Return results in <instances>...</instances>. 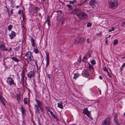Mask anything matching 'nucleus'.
Masks as SVG:
<instances>
[{
    "label": "nucleus",
    "mask_w": 125,
    "mask_h": 125,
    "mask_svg": "<svg viewBox=\"0 0 125 125\" xmlns=\"http://www.w3.org/2000/svg\"><path fill=\"white\" fill-rule=\"evenodd\" d=\"M118 3L117 0H109L108 2V7L109 8L113 9L118 5Z\"/></svg>",
    "instance_id": "1"
},
{
    "label": "nucleus",
    "mask_w": 125,
    "mask_h": 125,
    "mask_svg": "<svg viewBox=\"0 0 125 125\" xmlns=\"http://www.w3.org/2000/svg\"><path fill=\"white\" fill-rule=\"evenodd\" d=\"M80 20H85L88 17L87 15L84 11H81L77 16Z\"/></svg>",
    "instance_id": "2"
},
{
    "label": "nucleus",
    "mask_w": 125,
    "mask_h": 125,
    "mask_svg": "<svg viewBox=\"0 0 125 125\" xmlns=\"http://www.w3.org/2000/svg\"><path fill=\"white\" fill-rule=\"evenodd\" d=\"M111 118L110 117H108L102 121V125H110L111 123Z\"/></svg>",
    "instance_id": "3"
},
{
    "label": "nucleus",
    "mask_w": 125,
    "mask_h": 125,
    "mask_svg": "<svg viewBox=\"0 0 125 125\" xmlns=\"http://www.w3.org/2000/svg\"><path fill=\"white\" fill-rule=\"evenodd\" d=\"M24 56H26L30 62L33 61L34 60L31 52L30 51L27 52Z\"/></svg>",
    "instance_id": "4"
},
{
    "label": "nucleus",
    "mask_w": 125,
    "mask_h": 125,
    "mask_svg": "<svg viewBox=\"0 0 125 125\" xmlns=\"http://www.w3.org/2000/svg\"><path fill=\"white\" fill-rule=\"evenodd\" d=\"M7 82L10 85H15L16 84L14 82V80L10 77L7 78Z\"/></svg>",
    "instance_id": "5"
},
{
    "label": "nucleus",
    "mask_w": 125,
    "mask_h": 125,
    "mask_svg": "<svg viewBox=\"0 0 125 125\" xmlns=\"http://www.w3.org/2000/svg\"><path fill=\"white\" fill-rule=\"evenodd\" d=\"M35 73L34 71H31L27 74V75L29 78L31 79L35 76Z\"/></svg>",
    "instance_id": "6"
},
{
    "label": "nucleus",
    "mask_w": 125,
    "mask_h": 125,
    "mask_svg": "<svg viewBox=\"0 0 125 125\" xmlns=\"http://www.w3.org/2000/svg\"><path fill=\"white\" fill-rule=\"evenodd\" d=\"M84 41V40H83V39L81 37L78 38L75 40V42L74 43L77 44L79 43H81Z\"/></svg>",
    "instance_id": "7"
},
{
    "label": "nucleus",
    "mask_w": 125,
    "mask_h": 125,
    "mask_svg": "<svg viewBox=\"0 0 125 125\" xmlns=\"http://www.w3.org/2000/svg\"><path fill=\"white\" fill-rule=\"evenodd\" d=\"M83 113L84 114L87 115L88 117H91L90 115L91 114L90 112L88 111L87 108H86L83 109Z\"/></svg>",
    "instance_id": "8"
},
{
    "label": "nucleus",
    "mask_w": 125,
    "mask_h": 125,
    "mask_svg": "<svg viewBox=\"0 0 125 125\" xmlns=\"http://www.w3.org/2000/svg\"><path fill=\"white\" fill-rule=\"evenodd\" d=\"M117 116V114H116L114 116V121L115 124H116V125H120V123H119L118 121Z\"/></svg>",
    "instance_id": "9"
},
{
    "label": "nucleus",
    "mask_w": 125,
    "mask_h": 125,
    "mask_svg": "<svg viewBox=\"0 0 125 125\" xmlns=\"http://www.w3.org/2000/svg\"><path fill=\"white\" fill-rule=\"evenodd\" d=\"M9 36L10 37V39L12 40L16 37V34L15 32L13 31H12L10 34H9Z\"/></svg>",
    "instance_id": "10"
},
{
    "label": "nucleus",
    "mask_w": 125,
    "mask_h": 125,
    "mask_svg": "<svg viewBox=\"0 0 125 125\" xmlns=\"http://www.w3.org/2000/svg\"><path fill=\"white\" fill-rule=\"evenodd\" d=\"M0 48L3 51H8V49L5 48V45L4 44H2L0 46Z\"/></svg>",
    "instance_id": "11"
},
{
    "label": "nucleus",
    "mask_w": 125,
    "mask_h": 125,
    "mask_svg": "<svg viewBox=\"0 0 125 125\" xmlns=\"http://www.w3.org/2000/svg\"><path fill=\"white\" fill-rule=\"evenodd\" d=\"M40 10V9L38 7H34L33 9V11L34 13L37 14L39 10Z\"/></svg>",
    "instance_id": "12"
},
{
    "label": "nucleus",
    "mask_w": 125,
    "mask_h": 125,
    "mask_svg": "<svg viewBox=\"0 0 125 125\" xmlns=\"http://www.w3.org/2000/svg\"><path fill=\"white\" fill-rule=\"evenodd\" d=\"M20 109L21 110L22 114V115H24L26 114V110L23 107L21 106L20 108Z\"/></svg>",
    "instance_id": "13"
},
{
    "label": "nucleus",
    "mask_w": 125,
    "mask_h": 125,
    "mask_svg": "<svg viewBox=\"0 0 125 125\" xmlns=\"http://www.w3.org/2000/svg\"><path fill=\"white\" fill-rule=\"evenodd\" d=\"M76 13L77 16L79 14L80 12L82 11L81 9L80 8H75Z\"/></svg>",
    "instance_id": "14"
},
{
    "label": "nucleus",
    "mask_w": 125,
    "mask_h": 125,
    "mask_svg": "<svg viewBox=\"0 0 125 125\" xmlns=\"http://www.w3.org/2000/svg\"><path fill=\"white\" fill-rule=\"evenodd\" d=\"M89 5L92 6L96 3L95 0H91L89 2Z\"/></svg>",
    "instance_id": "15"
},
{
    "label": "nucleus",
    "mask_w": 125,
    "mask_h": 125,
    "mask_svg": "<svg viewBox=\"0 0 125 125\" xmlns=\"http://www.w3.org/2000/svg\"><path fill=\"white\" fill-rule=\"evenodd\" d=\"M36 101L37 103L38 107H40V106H41L42 105V102L38 99H36Z\"/></svg>",
    "instance_id": "16"
},
{
    "label": "nucleus",
    "mask_w": 125,
    "mask_h": 125,
    "mask_svg": "<svg viewBox=\"0 0 125 125\" xmlns=\"http://www.w3.org/2000/svg\"><path fill=\"white\" fill-rule=\"evenodd\" d=\"M31 42L32 43V46L35 47V43H34V40L33 39L32 37H31Z\"/></svg>",
    "instance_id": "17"
},
{
    "label": "nucleus",
    "mask_w": 125,
    "mask_h": 125,
    "mask_svg": "<svg viewBox=\"0 0 125 125\" xmlns=\"http://www.w3.org/2000/svg\"><path fill=\"white\" fill-rule=\"evenodd\" d=\"M35 106V110L36 113L37 112L38 114L39 113V109L38 108L37 106L35 104L34 105Z\"/></svg>",
    "instance_id": "18"
},
{
    "label": "nucleus",
    "mask_w": 125,
    "mask_h": 125,
    "mask_svg": "<svg viewBox=\"0 0 125 125\" xmlns=\"http://www.w3.org/2000/svg\"><path fill=\"white\" fill-rule=\"evenodd\" d=\"M12 59L13 61H15L16 62H19L21 61L20 60H19L16 57H11V58Z\"/></svg>",
    "instance_id": "19"
},
{
    "label": "nucleus",
    "mask_w": 125,
    "mask_h": 125,
    "mask_svg": "<svg viewBox=\"0 0 125 125\" xmlns=\"http://www.w3.org/2000/svg\"><path fill=\"white\" fill-rule=\"evenodd\" d=\"M58 107L62 109H63V106L62 104V103H58Z\"/></svg>",
    "instance_id": "20"
},
{
    "label": "nucleus",
    "mask_w": 125,
    "mask_h": 125,
    "mask_svg": "<svg viewBox=\"0 0 125 125\" xmlns=\"http://www.w3.org/2000/svg\"><path fill=\"white\" fill-rule=\"evenodd\" d=\"M74 76L73 77L75 79H76L79 76V74L78 73H74Z\"/></svg>",
    "instance_id": "21"
},
{
    "label": "nucleus",
    "mask_w": 125,
    "mask_h": 125,
    "mask_svg": "<svg viewBox=\"0 0 125 125\" xmlns=\"http://www.w3.org/2000/svg\"><path fill=\"white\" fill-rule=\"evenodd\" d=\"M3 98L0 95V100L3 105H4V103L3 101Z\"/></svg>",
    "instance_id": "22"
},
{
    "label": "nucleus",
    "mask_w": 125,
    "mask_h": 125,
    "mask_svg": "<svg viewBox=\"0 0 125 125\" xmlns=\"http://www.w3.org/2000/svg\"><path fill=\"white\" fill-rule=\"evenodd\" d=\"M46 61H49V54L48 53H46Z\"/></svg>",
    "instance_id": "23"
},
{
    "label": "nucleus",
    "mask_w": 125,
    "mask_h": 125,
    "mask_svg": "<svg viewBox=\"0 0 125 125\" xmlns=\"http://www.w3.org/2000/svg\"><path fill=\"white\" fill-rule=\"evenodd\" d=\"M118 43V41L117 40H115L114 41L113 44L114 45H116Z\"/></svg>",
    "instance_id": "24"
},
{
    "label": "nucleus",
    "mask_w": 125,
    "mask_h": 125,
    "mask_svg": "<svg viewBox=\"0 0 125 125\" xmlns=\"http://www.w3.org/2000/svg\"><path fill=\"white\" fill-rule=\"evenodd\" d=\"M88 59L87 56H86L83 57L82 61L84 62H85Z\"/></svg>",
    "instance_id": "25"
},
{
    "label": "nucleus",
    "mask_w": 125,
    "mask_h": 125,
    "mask_svg": "<svg viewBox=\"0 0 125 125\" xmlns=\"http://www.w3.org/2000/svg\"><path fill=\"white\" fill-rule=\"evenodd\" d=\"M77 1L76 0H73L72 1H70L69 2V4H73L74 3L76 2Z\"/></svg>",
    "instance_id": "26"
},
{
    "label": "nucleus",
    "mask_w": 125,
    "mask_h": 125,
    "mask_svg": "<svg viewBox=\"0 0 125 125\" xmlns=\"http://www.w3.org/2000/svg\"><path fill=\"white\" fill-rule=\"evenodd\" d=\"M24 102L25 104H28V99L27 98H25L24 99Z\"/></svg>",
    "instance_id": "27"
},
{
    "label": "nucleus",
    "mask_w": 125,
    "mask_h": 125,
    "mask_svg": "<svg viewBox=\"0 0 125 125\" xmlns=\"http://www.w3.org/2000/svg\"><path fill=\"white\" fill-rule=\"evenodd\" d=\"M66 6L68 7V8L71 10L72 9L73 7L70 4H67Z\"/></svg>",
    "instance_id": "28"
},
{
    "label": "nucleus",
    "mask_w": 125,
    "mask_h": 125,
    "mask_svg": "<svg viewBox=\"0 0 125 125\" xmlns=\"http://www.w3.org/2000/svg\"><path fill=\"white\" fill-rule=\"evenodd\" d=\"M12 25H10L8 26V29L9 30L11 31V30Z\"/></svg>",
    "instance_id": "29"
},
{
    "label": "nucleus",
    "mask_w": 125,
    "mask_h": 125,
    "mask_svg": "<svg viewBox=\"0 0 125 125\" xmlns=\"http://www.w3.org/2000/svg\"><path fill=\"white\" fill-rule=\"evenodd\" d=\"M89 66L88 67L89 68L90 70H93L94 68L90 64H89Z\"/></svg>",
    "instance_id": "30"
},
{
    "label": "nucleus",
    "mask_w": 125,
    "mask_h": 125,
    "mask_svg": "<svg viewBox=\"0 0 125 125\" xmlns=\"http://www.w3.org/2000/svg\"><path fill=\"white\" fill-rule=\"evenodd\" d=\"M71 13L74 15L76 14L75 8L71 11Z\"/></svg>",
    "instance_id": "31"
},
{
    "label": "nucleus",
    "mask_w": 125,
    "mask_h": 125,
    "mask_svg": "<svg viewBox=\"0 0 125 125\" xmlns=\"http://www.w3.org/2000/svg\"><path fill=\"white\" fill-rule=\"evenodd\" d=\"M91 62L92 65H94L96 64L95 61L94 60H92L91 61Z\"/></svg>",
    "instance_id": "32"
},
{
    "label": "nucleus",
    "mask_w": 125,
    "mask_h": 125,
    "mask_svg": "<svg viewBox=\"0 0 125 125\" xmlns=\"http://www.w3.org/2000/svg\"><path fill=\"white\" fill-rule=\"evenodd\" d=\"M84 74L86 76H89V74L88 72L86 71H85L84 72Z\"/></svg>",
    "instance_id": "33"
},
{
    "label": "nucleus",
    "mask_w": 125,
    "mask_h": 125,
    "mask_svg": "<svg viewBox=\"0 0 125 125\" xmlns=\"http://www.w3.org/2000/svg\"><path fill=\"white\" fill-rule=\"evenodd\" d=\"M34 52L36 54L38 53L39 52V51L37 49H34Z\"/></svg>",
    "instance_id": "34"
},
{
    "label": "nucleus",
    "mask_w": 125,
    "mask_h": 125,
    "mask_svg": "<svg viewBox=\"0 0 125 125\" xmlns=\"http://www.w3.org/2000/svg\"><path fill=\"white\" fill-rule=\"evenodd\" d=\"M50 16H48L47 17V19L46 20L45 22H46L47 21H50V20L49 19V18L50 17Z\"/></svg>",
    "instance_id": "35"
},
{
    "label": "nucleus",
    "mask_w": 125,
    "mask_h": 125,
    "mask_svg": "<svg viewBox=\"0 0 125 125\" xmlns=\"http://www.w3.org/2000/svg\"><path fill=\"white\" fill-rule=\"evenodd\" d=\"M20 46H18V47H16L14 49V51H17L18 50L20 49Z\"/></svg>",
    "instance_id": "36"
},
{
    "label": "nucleus",
    "mask_w": 125,
    "mask_h": 125,
    "mask_svg": "<svg viewBox=\"0 0 125 125\" xmlns=\"http://www.w3.org/2000/svg\"><path fill=\"white\" fill-rule=\"evenodd\" d=\"M115 30V29L113 27H112L111 29L109 30V32H110L112 31H113Z\"/></svg>",
    "instance_id": "37"
},
{
    "label": "nucleus",
    "mask_w": 125,
    "mask_h": 125,
    "mask_svg": "<svg viewBox=\"0 0 125 125\" xmlns=\"http://www.w3.org/2000/svg\"><path fill=\"white\" fill-rule=\"evenodd\" d=\"M52 117L54 119H55L57 121L58 120V118L54 114L52 116Z\"/></svg>",
    "instance_id": "38"
},
{
    "label": "nucleus",
    "mask_w": 125,
    "mask_h": 125,
    "mask_svg": "<svg viewBox=\"0 0 125 125\" xmlns=\"http://www.w3.org/2000/svg\"><path fill=\"white\" fill-rule=\"evenodd\" d=\"M21 75L22 77V81H23L24 80V77L25 76V75H22V73L21 74Z\"/></svg>",
    "instance_id": "39"
},
{
    "label": "nucleus",
    "mask_w": 125,
    "mask_h": 125,
    "mask_svg": "<svg viewBox=\"0 0 125 125\" xmlns=\"http://www.w3.org/2000/svg\"><path fill=\"white\" fill-rule=\"evenodd\" d=\"M45 109L47 111L49 112V111H50V110L49 107H45Z\"/></svg>",
    "instance_id": "40"
},
{
    "label": "nucleus",
    "mask_w": 125,
    "mask_h": 125,
    "mask_svg": "<svg viewBox=\"0 0 125 125\" xmlns=\"http://www.w3.org/2000/svg\"><path fill=\"white\" fill-rule=\"evenodd\" d=\"M104 70L105 71H106L107 72H108L107 68L105 67H104L103 68Z\"/></svg>",
    "instance_id": "41"
},
{
    "label": "nucleus",
    "mask_w": 125,
    "mask_h": 125,
    "mask_svg": "<svg viewBox=\"0 0 125 125\" xmlns=\"http://www.w3.org/2000/svg\"><path fill=\"white\" fill-rule=\"evenodd\" d=\"M92 25V24L91 22H89L87 23V27H88L91 26Z\"/></svg>",
    "instance_id": "42"
},
{
    "label": "nucleus",
    "mask_w": 125,
    "mask_h": 125,
    "mask_svg": "<svg viewBox=\"0 0 125 125\" xmlns=\"http://www.w3.org/2000/svg\"><path fill=\"white\" fill-rule=\"evenodd\" d=\"M107 74H108V76L110 77V78H112V76L111 75V74H110L109 73V72L108 71V72H107Z\"/></svg>",
    "instance_id": "43"
},
{
    "label": "nucleus",
    "mask_w": 125,
    "mask_h": 125,
    "mask_svg": "<svg viewBox=\"0 0 125 125\" xmlns=\"http://www.w3.org/2000/svg\"><path fill=\"white\" fill-rule=\"evenodd\" d=\"M47 22H48L47 24H48V26L49 28L50 26V21H47Z\"/></svg>",
    "instance_id": "44"
},
{
    "label": "nucleus",
    "mask_w": 125,
    "mask_h": 125,
    "mask_svg": "<svg viewBox=\"0 0 125 125\" xmlns=\"http://www.w3.org/2000/svg\"><path fill=\"white\" fill-rule=\"evenodd\" d=\"M40 108V110L42 112H43L44 111V110L41 107V106H40V107H39Z\"/></svg>",
    "instance_id": "45"
},
{
    "label": "nucleus",
    "mask_w": 125,
    "mask_h": 125,
    "mask_svg": "<svg viewBox=\"0 0 125 125\" xmlns=\"http://www.w3.org/2000/svg\"><path fill=\"white\" fill-rule=\"evenodd\" d=\"M125 66V62L123 64V65H122V66H121V68L122 67V68H123Z\"/></svg>",
    "instance_id": "46"
},
{
    "label": "nucleus",
    "mask_w": 125,
    "mask_h": 125,
    "mask_svg": "<svg viewBox=\"0 0 125 125\" xmlns=\"http://www.w3.org/2000/svg\"><path fill=\"white\" fill-rule=\"evenodd\" d=\"M49 112L50 113V114L52 116L54 114H53V112H52L51 111H49Z\"/></svg>",
    "instance_id": "47"
},
{
    "label": "nucleus",
    "mask_w": 125,
    "mask_h": 125,
    "mask_svg": "<svg viewBox=\"0 0 125 125\" xmlns=\"http://www.w3.org/2000/svg\"><path fill=\"white\" fill-rule=\"evenodd\" d=\"M20 97L19 96H18L17 98V100H18V102H19V101L20 100Z\"/></svg>",
    "instance_id": "48"
},
{
    "label": "nucleus",
    "mask_w": 125,
    "mask_h": 125,
    "mask_svg": "<svg viewBox=\"0 0 125 125\" xmlns=\"http://www.w3.org/2000/svg\"><path fill=\"white\" fill-rule=\"evenodd\" d=\"M21 10H19V11L18 13V14H21Z\"/></svg>",
    "instance_id": "49"
},
{
    "label": "nucleus",
    "mask_w": 125,
    "mask_h": 125,
    "mask_svg": "<svg viewBox=\"0 0 125 125\" xmlns=\"http://www.w3.org/2000/svg\"><path fill=\"white\" fill-rule=\"evenodd\" d=\"M49 64V61H46V64L47 66Z\"/></svg>",
    "instance_id": "50"
},
{
    "label": "nucleus",
    "mask_w": 125,
    "mask_h": 125,
    "mask_svg": "<svg viewBox=\"0 0 125 125\" xmlns=\"http://www.w3.org/2000/svg\"><path fill=\"white\" fill-rule=\"evenodd\" d=\"M22 75H25V73H24V70H22Z\"/></svg>",
    "instance_id": "51"
},
{
    "label": "nucleus",
    "mask_w": 125,
    "mask_h": 125,
    "mask_svg": "<svg viewBox=\"0 0 125 125\" xmlns=\"http://www.w3.org/2000/svg\"><path fill=\"white\" fill-rule=\"evenodd\" d=\"M99 78L101 80H102L103 79L101 75L99 76Z\"/></svg>",
    "instance_id": "52"
},
{
    "label": "nucleus",
    "mask_w": 125,
    "mask_h": 125,
    "mask_svg": "<svg viewBox=\"0 0 125 125\" xmlns=\"http://www.w3.org/2000/svg\"><path fill=\"white\" fill-rule=\"evenodd\" d=\"M89 39H87V42L88 43H89L90 42L89 41Z\"/></svg>",
    "instance_id": "53"
},
{
    "label": "nucleus",
    "mask_w": 125,
    "mask_h": 125,
    "mask_svg": "<svg viewBox=\"0 0 125 125\" xmlns=\"http://www.w3.org/2000/svg\"><path fill=\"white\" fill-rule=\"evenodd\" d=\"M86 56H87V57L88 56L89 57V58L90 57H91V55H89V54H88Z\"/></svg>",
    "instance_id": "54"
},
{
    "label": "nucleus",
    "mask_w": 125,
    "mask_h": 125,
    "mask_svg": "<svg viewBox=\"0 0 125 125\" xmlns=\"http://www.w3.org/2000/svg\"><path fill=\"white\" fill-rule=\"evenodd\" d=\"M13 10H11L10 11V13L11 14H13Z\"/></svg>",
    "instance_id": "55"
},
{
    "label": "nucleus",
    "mask_w": 125,
    "mask_h": 125,
    "mask_svg": "<svg viewBox=\"0 0 125 125\" xmlns=\"http://www.w3.org/2000/svg\"><path fill=\"white\" fill-rule=\"evenodd\" d=\"M11 49H12L11 48V47H10V48L9 49V50H8V51L9 52L11 51Z\"/></svg>",
    "instance_id": "56"
},
{
    "label": "nucleus",
    "mask_w": 125,
    "mask_h": 125,
    "mask_svg": "<svg viewBox=\"0 0 125 125\" xmlns=\"http://www.w3.org/2000/svg\"><path fill=\"white\" fill-rule=\"evenodd\" d=\"M34 62L35 63L36 65H37V60H35Z\"/></svg>",
    "instance_id": "57"
},
{
    "label": "nucleus",
    "mask_w": 125,
    "mask_h": 125,
    "mask_svg": "<svg viewBox=\"0 0 125 125\" xmlns=\"http://www.w3.org/2000/svg\"><path fill=\"white\" fill-rule=\"evenodd\" d=\"M105 43L106 44H107V43H108V40H106V41L105 42Z\"/></svg>",
    "instance_id": "58"
},
{
    "label": "nucleus",
    "mask_w": 125,
    "mask_h": 125,
    "mask_svg": "<svg viewBox=\"0 0 125 125\" xmlns=\"http://www.w3.org/2000/svg\"><path fill=\"white\" fill-rule=\"evenodd\" d=\"M99 91L100 92V94H101V90H99Z\"/></svg>",
    "instance_id": "59"
},
{
    "label": "nucleus",
    "mask_w": 125,
    "mask_h": 125,
    "mask_svg": "<svg viewBox=\"0 0 125 125\" xmlns=\"http://www.w3.org/2000/svg\"><path fill=\"white\" fill-rule=\"evenodd\" d=\"M22 18H23V20H24V16H23V14H22Z\"/></svg>",
    "instance_id": "60"
},
{
    "label": "nucleus",
    "mask_w": 125,
    "mask_h": 125,
    "mask_svg": "<svg viewBox=\"0 0 125 125\" xmlns=\"http://www.w3.org/2000/svg\"><path fill=\"white\" fill-rule=\"evenodd\" d=\"M38 124L39 125H41V123L40 122H39Z\"/></svg>",
    "instance_id": "61"
},
{
    "label": "nucleus",
    "mask_w": 125,
    "mask_h": 125,
    "mask_svg": "<svg viewBox=\"0 0 125 125\" xmlns=\"http://www.w3.org/2000/svg\"><path fill=\"white\" fill-rule=\"evenodd\" d=\"M125 58V56H124L123 57H121V58L122 59H124Z\"/></svg>",
    "instance_id": "62"
},
{
    "label": "nucleus",
    "mask_w": 125,
    "mask_h": 125,
    "mask_svg": "<svg viewBox=\"0 0 125 125\" xmlns=\"http://www.w3.org/2000/svg\"><path fill=\"white\" fill-rule=\"evenodd\" d=\"M38 122H40V119H39V118L38 119Z\"/></svg>",
    "instance_id": "63"
},
{
    "label": "nucleus",
    "mask_w": 125,
    "mask_h": 125,
    "mask_svg": "<svg viewBox=\"0 0 125 125\" xmlns=\"http://www.w3.org/2000/svg\"><path fill=\"white\" fill-rule=\"evenodd\" d=\"M111 35H109V36H108V38H109L110 37H111Z\"/></svg>",
    "instance_id": "64"
}]
</instances>
